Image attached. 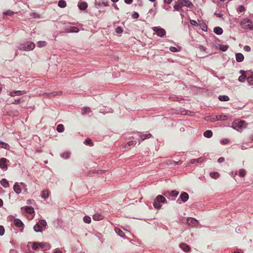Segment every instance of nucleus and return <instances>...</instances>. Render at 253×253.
Masks as SVG:
<instances>
[{"label": "nucleus", "mask_w": 253, "mask_h": 253, "mask_svg": "<svg viewBox=\"0 0 253 253\" xmlns=\"http://www.w3.org/2000/svg\"><path fill=\"white\" fill-rule=\"evenodd\" d=\"M29 244H32V248L34 250H39V249H41L45 251L48 250L50 248L49 244L46 243L30 242Z\"/></svg>", "instance_id": "1"}, {"label": "nucleus", "mask_w": 253, "mask_h": 253, "mask_svg": "<svg viewBox=\"0 0 253 253\" xmlns=\"http://www.w3.org/2000/svg\"><path fill=\"white\" fill-rule=\"evenodd\" d=\"M246 127V124L244 121L240 120H236L233 122L232 127L237 130L238 131H241L243 128Z\"/></svg>", "instance_id": "2"}, {"label": "nucleus", "mask_w": 253, "mask_h": 253, "mask_svg": "<svg viewBox=\"0 0 253 253\" xmlns=\"http://www.w3.org/2000/svg\"><path fill=\"white\" fill-rule=\"evenodd\" d=\"M35 47V44L33 42L28 41L24 43L20 44L19 49L20 50L30 51L33 50Z\"/></svg>", "instance_id": "3"}, {"label": "nucleus", "mask_w": 253, "mask_h": 253, "mask_svg": "<svg viewBox=\"0 0 253 253\" xmlns=\"http://www.w3.org/2000/svg\"><path fill=\"white\" fill-rule=\"evenodd\" d=\"M46 226V222L45 220H40L34 226V229L36 232H42L43 228Z\"/></svg>", "instance_id": "4"}, {"label": "nucleus", "mask_w": 253, "mask_h": 253, "mask_svg": "<svg viewBox=\"0 0 253 253\" xmlns=\"http://www.w3.org/2000/svg\"><path fill=\"white\" fill-rule=\"evenodd\" d=\"M240 24L243 29L253 30V25L252 24V21L249 18L243 19L241 21Z\"/></svg>", "instance_id": "5"}, {"label": "nucleus", "mask_w": 253, "mask_h": 253, "mask_svg": "<svg viewBox=\"0 0 253 253\" xmlns=\"http://www.w3.org/2000/svg\"><path fill=\"white\" fill-rule=\"evenodd\" d=\"M153 31L159 37H163L166 34L165 30L161 28L158 27H155L153 28Z\"/></svg>", "instance_id": "6"}, {"label": "nucleus", "mask_w": 253, "mask_h": 253, "mask_svg": "<svg viewBox=\"0 0 253 253\" xmlns=\"http://www.w3.org/2000/svg\"><path fill=\"white\" fill-rule=\"evenodd\" d=\"M180 3V4L182 7L186 6L187 7L190 8L192 6H193L192 3L189 0H178Z\"/></svg>", "instance_id": "7"}, {"label": "nucleus", "mask_w": 253, "mask_h": 253, "mask_svg": "<svg viewBox=\"0 0 253 253\" xmlns=\"http://www.w3.org/2000/svg\"><path fill=\"white\" fill-rule=\"evenodd\" d=\"M179 194V192L176 190H172L171 191H167L165 193V195L167 197H176Z\"/></svg>", "instance_id": "8"}, {"label": "nucleus", "mask_w": 253, "mask_h": 253, "mask_svg": "<svg viewBox=\"0 0 253 253\" xmlns=\"http://www.w3.org/2000/svg\"><path fill=\"white\" fill-rule=\"evenodd\" d=\"M187 223L189 225L195 226L198 224V221L193 218L189 217L187 219Z\"/></svg>", "instance_id": "9"}, {"label": "nucleus", "mask_w": 253, "mask_h": 253, "mask_svg": "<svg viewBox=\"0 0 253 253\" xmlns=\"http://www.w3.org/2000/svg\"><path fill=\"white\" fill-rule=\"evenodd\" d=\"M13 190L17 194H20L21 192V187L18 182L15 183L13 186Z\"/></svg>", "instance_id": "10"}, {"label": "nucleus", "mask_w": 253, "mask_h": 253, "mask_svg": "<svg viewBox=\"0 0 253 253\" xmlns=\"http://www.w3.org/2000/svg\"><path fill=\"white\" fill-rule=\"evenodd\" d=\"M7 160L5 158H2L0 159V167L2 169H7Z\"/></svg>", "instance_id": "11"}, {"label": "nucleus", "mask_w": 253, "mask_h": 253, "mask_svg": "<svg viewBox=\"0 0 253 253\" xmlns=\"http://www.w3.org/2000/svg\"><path fill=\"white\" fill-rule=\"evenodd\" d=\"M25 93L24 90H16V91H12L10 92L9 95L11 96H15L16 95H21Z\"/></svg>", "instance_id": "12"}, {"label": "nucleus", "mask_w": 253, "mask_h": 253, "mask_svg": "<svg viewBox=\"0 0 253 253\" xmlns=\"http://www.w3.org/2000/svg\"><path fill=\"white\" fill-rule=\"evenodd\" d=\"M240 73L241 74V75L239 77L238 80L240 82H244L247 78L246 76L245 75V72L243 70H241Z\"/></svg>", "instance_id": "13"}, {"label": "nucleus", "mask_w": 253, "mask_h": 253, "mask_svg": "<svg viewBox=\"0 0 253 253\" xmlns=\"http://www.w3.org/2000/svg\"><path fill=\"white\" fill-rule=\"evenodd\" d=\"M156 201H157L159 203H165L167 202V200L166 198L162 196V195H158L156 198L155 199Z\"/></svg>", "instance_id": "14"}, {"label": "nucleus", "mask_w": 253, "mask_h": 253, "mask_svg": "<svg viewBox=\"0 0 253 253\" xmlns=\"http://www.w3.org/2000/svg\"><path fill=\"white\" fill-rule=\"evenodd\" d=\"M14 225L18 227H24V224L23 223V222L19 219H15L14 220Z\"/></svg>", "instance_id": "15"}, {"label": "nucleus", "mask_w": 253, "mask_h": 253, "mask_svg": "<svg viewBox=\"0 0 253 253\" xmlns=\"http://www.w3.org/2000/svg\"><path fill=\"white\" fill-rule=\"evenodd\" d=\"M180 197L183 202H185L188 200L189 198V195L187 193L183 192L180 195Z\"/></svg>", "instance_id": "16"}, {"label": "nucleus", "mask_w": 253, "mask_h": 253, "mask_svg": "<svg viewBox=\"0 0 253 253\" xmlns=\"http://www.w3.org/2000/svg\"><path fill=\"white\" fill-rule=\"evenodd\" d=\"M78 7L81 10H85L87 7V3L83 1L78 4Z\"/></svg>", "instance_id": "17"}, {"label": "nucleus", "mask_w": 253, "mask_h": 253, "mask_svg": "<svg viewBox=\"0 0 253 253\" xmlns=\"http://www.w3.org/2000/svg\"><path fill=\"white\" fill-rule=\"evenodd\" d=\"M244 59V55L242 53H238L236 54V59L237 62H242L243 61Z\"/></svg>", "instance_id": "18"}, {"label": "nucleus", "mask_w": 253, "mask_h": 253, "mask_svg": "<svg viewBox=\"0 0 253 253\" xmlns=\"http://www.w3.org/2000/svg\"><path fill=\"white\" fill-rule=\"evenodd\" d=\"M180 247L185 252H189L190 249L189 246L184 243L181 244Z\"/></svg>", "instance_id": "19"}, {"label": "nucleus", "mask_w": 253, "mask_h": 253, "mask_svg": "<svg viewBox=\"0 0 253 253\" xmlns=\"http://www.w3.org/2000/svg\"><path fill=\"white\" fill-rule=\"evenodd\" d=\"M25 211L29 214L34 213L35 211L34 208L32 207L26 206L24 207Z\"/></svg>", "instance_id": "20"}, {"label": "nucleus", "mask_w": 253, "mask_h": 253, "mask_svg": "<svg viewBox=\"0 0 253 253\" xmlns=\"http://www.w3.org/2000/svg\"><path fill=\"white\" fill-rule=\"evenodd\" d=\"M104 218L103 216L100 214L99 213H96L93 215V219L94 220L96 221H99L100 220L103 219Z\"/></svg>", "instance_id": "21"}, {"label": "nucleus", "mask_w": 253, "mask_h": 253, "mask_svg": "<svg viewBox=\"0 0 253 253\" xmlns=\"http://www.w3.org/2000/svg\"><path fill=\"white\" fill-rule=\"evenodd\" d=\"M0 182L1 185L5 188L8 187L9 186V183L6 179H4V178L0 180Z\"/></svg>", "instance_id": "22"}, {"label": "nucleus", "mask_w": 253, "mask_h": 253, "mask_svg": "<svg viewBox=\"0 0 253 253\" xmlns=\"http://www.w3.org/2000/svg\"><path fill=\"white\" fill-rule=\"evenodd\" d=\"M213 32L217 35H221L223 33V30L219 27H216L213 29Z\"/></svg>", "instance_id": "23"}, {"label": "nucleus", "mask_w": 253, "mask_h": 253, "mask_svg": "<svg viewBox=\"0 0 253 253\" xmlns=\"http://www.w3.org/2000/svg\"><path fill=\"white\" fill-rule=\"evenodd\" d=\"M204 161V159L203 157H200L198 159H192L191 160V164H195V163H201Z\"/></svg>", "instance_id": "24"}, {"label": "nucleus", "mask_w": 253, "mask_h": 253, "mask_svg": "<svg viewBox=\"0 0 253 253\" xmlns=\"http://www.w3.org/2000/svg\"><path fill=\"white\" fill-rule=\"evenodd\" d=\"M115 231L117 234H118L120 236L123 237L125 236V234L122 230H121L119 228L116 227L115 228Z\"/></svg>", "instance_id": "25"}, {"label": "nucleus", "mask_w": 253, "mask_h": 253, "mask_svg": "<svg viewBox=\"0 0 253 253\" xmlns=\"http://www.w3.org/2000/svg\"><path fill=\"white\" fill-rule=\"evenodd\" d=\"M151 136V134L150 133L142 134L140 136V140L142 141L145 139H148V138H150Z\"/></svg>", "instance_id": "26"}, {"label": "nucleus", "mask_w": 253, "mask_h": 253, "mask_svg": "<svg viewBox=\"0 0 253 253\" xmlns=\"http://www.w3.org/2000/svg\"><path fill=\"white\" fill-rule=\"evenodd\" d=\"M212 135V132L211 130H206L204 133V136L207 138H210Z\"/></svg>", "instance_id": "27"}, {"label": "nucleus", "mask_w": 253, "mask_h": 253, "mask_svg": "<svg viewBox=\"0 0 253 253\" xmlns=\"http://www.w3.org/2000/svg\"><path fill=\"white\" fill-rule=\"evenodd\" d=\"M173 7H174V8L177 11H179L181 9V8H182V6H181L180 3L178 0H177V1L175 2V4Z\"/></svg>", "instance_id": "28"}, {"label": "nucleus", "mask_w": 253, "mask_h": 253, "mask_svg": "<svg viewBox=\"0 0 253 253\" xmlns=\"http://www.w3.org/2000/svg\"><path fill=\"white\" fill-rule=\"evenodd\" d=\"M218 99L221 101H226L229 100V97L225 95L219 96Z\"/></svg>", "instance_id": "29"}, {"label": "nucleus", "mask_w": 253, "mask_h": 253, "mask_svg": "<svg viewBox=\"0 0 253 253\" xmlns=\"http://www.w3.org/2000/svg\"><path fill=\"white\" fill-rule=\"evenodd\" d=\"M56 130L59 132H62L64 130V126L62 124H59L57 126Z\"/></svg>", "instance_id": "30"}, {"label": "nucleus", "mask_w": 253, "mask_h": 253, "mask_svg": "<svg viewBox=\"0 0 253 253\" xmlns=\"http://www.w3.org/2000/svg\"><path fill=\"white\" fill-rule=\"evenodd\" d=\"M58 5L61 8H64L66 6V2L64 0H60L58 2Z\"/></svg>", "instance_id": "31"}, {"label": "nucleus", "mask_w": 253, "mask_h": 253, "mask_svg": "<svg viewBox=\"0 0 253 253\" xmlns=\"http://www.w3.org/2000/svg\"><path fill=\"white\" fill-rule=\"evenodd\" d=\"M49 191L47 190H44L42 193V197L44 199H46L48 197Z\"/></svg>", "instance_id": "32"}, {"label": "nucleus", "mask_w": 253, "mask_h": 253, "mask_svg": "<svg viewBox=\"0 0 253 253\" xmlns=\"http://www.w3.org/2000/svg\"><path fill=\"white\" fill-rule=\"evenodd\" d=\"M210 176L211 177H212L213 178L216 179L219 177V174L217 172H211L210 173Z\"/></svg>", "instance_id": "33"}, {"label": "nucleus", "mask_w": 253, "mask_h": 253, "mask_svg": "<svg viewBox=\"0 0 253 253\" xmlns=\"http://www.w3.org/2000/svg\"><path fill=\"white\" fill-rule=\"evenodd\" d=\"M169 99L172 101H178L182 99L181 98L176 96H170Z\"/></svg>", "instance_id": "34"}, {"label": "nucleus", "mask_w": 253, "mask_h": 253, "mask_svg": "<svg viewBox=\"0 0 253 253\" xmlns=\"http://www.w3.org/2000/svg\"><path fill=\"white\" fill-rule=\"evenodd\" d=\"M46 42L45 41H39L38 42V45L39 47L45 46L46 45Z\"/></svg>", "instance_id": "35"}, {"label": "nucleus", "mask_w": 253, "mask_h": 253, "mask_svg": "<svg viewBox=\"0 0 253 253\" xmlns=\"http://www.w3.org/2000/svg\"><path fill=\"white\" fill-rule=\"evenodd\" d=\"M154 207L156 209H160L161 206L160 205V203H159L157 201L155 200L153 203Z\"/></svg>", "instance_id": "36"}, {"label": "nucleus", "mask_w": 253, "mask_h": 253, "mask_svg": "<svg viewBox=\"0 0 253 253\" xmlns=\"http://www.w3.org/2000/svg\"><path fill=\"white\" fill-rule=\"evenodd\" d=\"M84 221L85 222V223H90L91 222V218L90 216H85L84 217Z\"/></svg>", "instance_id": "37"}, {"label": "nucleus", "mask_w": 253, "mask_h": 253, "mask_svg": "<svg viewBox=\"0 0 253 253\" xmlns=\"http://www.w3.org/2000/svg\"><path fill=\"white\" fill-rule=\"evenodd\" d=\"M228 47V45L222 44L220 45L219 48L221 50L225 51L227 50Z\"/></svg>", "instance_id": "38"}, {"label": "nucleus", "mask_w": 253, "mask_h": 253, "mask_svg": "<svg viewBox=\"0 0 253 253\" xmlns=\"http://www.w3.org/2000/svg\"><path fill=\"white\" fill-rule=\"evenodd\" d=\"M9 145L8 144L3 142L0 141V147L7 149Z\"/></svg>", "instance_id": "39"}, {"label": "nucleus", "mask_w": 253, "mask_h": 253, "mask_svg": "<svg viewBox=\"0 0 253 253\" xmlns=\"http://www.w3.org/2000/svg\"><path fill=\"white\" fill-rule=\"evenodd\" d=\"M90 112H91V109L89 107H85L83 109V114H89Z\"/></svg>", "instance_id": "40"}, {"label": "nucleus", "mask_w": 253, "mask_h": 253, "mask_svg": "<svg viewBox=\"0 0 253 253\" xmlns=\"http://www.w3.org/2000/svg\"><path fill=\"white\" fill-rule=\"evenodd\" d=\"M239 176L241 177H244L246 175V171L244 169H241L239 170Z\"/></svg>", "instance_id": "41"}, {"label": "nucleus", "mask_w": 253, "mask_h": 253, "mask_svg": "<svg viewBox=\"0 0 253 253\" xmlns=\"http://www.w3.org/2000/svg\"><path fill=\"white\" fill-rule=\"evenodd\" d=\"M247 79L250 84H253V75L248 77Z\"/></svg>", "instance_id": "42"}, {"label": "nucleus", "mask_w": 253, "mask_h": 253, "mask_svg": "<svg viewBox=\"0 0 253 253\" xmlns=\"http://www.w3.org/2000/svg\"><path fill=\"white\" fill-rule=\"evenodd\" d=\"M85 144L89 146H93V144L92 140L90 138H87L85 140Z\"/></svg>", "instance_id": "43"}, {"label": "nucleus", "mask_w": 253, "mask_h": 253, "mask_svg": "<svg viewBox=\"0 0 253 253\" xmlns=\"http://www.w3.org/2000/svg\"><path fill=\"white\" fill-rule=\"evenodd\" d=\"M13 13H14V12L12 11H11L10 10H8L7 11H6V12H5L4 13V14L5 15L11 16V15H12L13 14Z\"/></svg>", "instance_id": "44"}, {"label": "nucleus", "mask_w": 253, "mask_h": 253, "mask_svg": "<svg viewBox=\"0 0 253 253\" xmlns=\"http://www.w3.org/2000/svg\"><path fill=\"white\" fill-rule=\"evenodd\" d=\"M5 232V230L3 226L0 225V235L2 236L4 235Z\"/></svg>", "instance_id": "45"}, {"label": "nucleus", "mask_w": 253, "mask_h": 253, "mask_svg": "<svg viewBox=\"0 0 253 253\" xmlns=\"http://www.w3.org/2000/svg\"><path fill=\"white\" fill-rule=\"evenodd\" d=\"M116 32L118 33V34H121L123 32V29H122L121 27H118L116 29Z\"/></svg>", "instance_id": "46"}, {"label": "nucleus", "mask_w": 253, "mask_h": 253, "mask_svg": "<svg viewBox=\"0 0 253 253\" xmlns=\"http://www.w3.org/2000/svg\"><path fill=\"white\" fill-rule=\"evenodd\" d=\"M136 143V142L135 141L132 140V141H128L127 142V145H128V146H130L135 145Z\"/></svg>", "instance_id": "47"}, {"label": "nucleus", "mask_w": 253, "mask_h": 253, "mask_svg": "<svg viewBox=\"0 0 253 253\" xmlns=\"http://www.w3.org/2000/svg\"><path fill=\"white\" fill-rule=\"evenodd\" d=\"M70 32L77 33V32H79V29L77 27H73L71 28V30H70Z\"/></svg>", "instance_id": "48"}, {"label": "nucleus", "mask_w": 253, "mask_h": 253, "mask_svg": "<svg viewBox=\"0 0 253 253\" xmlns=\"http://www.w3.org/2000/svg\"><path fill=\"white\" fill-rule=\"evenodd\" d=\"M169 50L170 51H171L172 52H175L178 51V50L177 49V48L175 47H173V46L170 47L169 48Z\"/></svg>", "instance_id": "49"}, {"label": "nucleus", "mask_w": 253, "mask_h": 253, "mask_svg": "<svg viewBox=\"0 0 253 253\" xmlns=\"http://www.w3.org/2000/svg\"><path fill=\"white\" fill-rule=\"evenodd\" d=\"M244 49L246 51L249 52L251 51V47L248 45H246L244 47Z\"/></svg>", "instance_id": "50"}, {"label": "nucleus", "mask_w": 253, "mask_h": 253, "mask_svg": "<svg viewBox=\"0 0 253 253\" xmlns=\"http://www.w3.org/2000/svg\"><path fill=\"white\" fill-rule=\"evenodd\" d=\"M245 10V8L244 6L241 5V6H240L239 7V12H242L244 11Z\"/></svg>", "instance_id": "51"}, {"label": "nucleus", "mask_w": 253, "mask_h": 253, "mask_svg": "<svg viewBox=\"0 0 253 253\" xmlns=\"http://www.w3.org/2000/svg\"><path fill=\"white\" fill-rule=\"evenodd\" d=\"M228 143H229V140L227 139H224L221 141V143L223 144H227Z\"/></svg>", "instance_id": "52"}, {"label": "nucleus", "mask_w": 253, "mask_h": 253, "mask_svg": "<svg viewBox=\"0 0 253 253\" xmlns=\"http://www.w3.org/2000/svg\"><path fill=\"white\" fill-rule=\"evenodd\" d=\"M190 23L193 25V26H197L198 25L197 22L195 20H190Z\"/></svg>", "instance_id": "53"}, {"label": "nucleus", "mask_w": 253, "mask_h": 253, "mask_svg": "<svg viewBox=\"0 0 253 253\" xmlns=\"http://www.w3.org/2000/svg\"><path fill=\"white\" fill-rule=\"evenodd\" d=\"M20 186H21V187H22L24 189H25V191L27 190V189L26 188L27 185L24 183L21 182L20 183Z\"/></svg>", "instance_id": "54"}, {"label": "nucleus", "mask_w": 253, "mask_h": 253, "mask_svg": "<svg viewBox=\"0 0 253 253\" xmlns=\"http://www.w3.org/2000/svg\"><path fill=\"white\" fill-rule=\"evenodd\" d=\"M224 161V158L223 157H220L218 160V162L219 163H223Z\"/></svg>", "instance_id": "55"}, {"label": "nucleus", "mask_w": 253, "mask_h": 253, "mask_svg": "<svg viewBox=\"0 0 253 253\" xmlns=\"http://www.w3.org/2000/svg\"><path fill=\"white\" fill-rule=\"evenodd\" d=\"M20 100H21L20 98L17 99V100H15L14 102H13L12 103L15 104H19L20 103Z\"/></svg>", "instance_id": "56"}, {"label": "nucleus", "mask_w": 253, "mask_h": 253, "mask_svg": "<svg viewBox=\"0 0 253 253\" xmlns=\"http://www.w3.org/2000/svg\"><path fill=\"white\" fill-rule=\"evenodd\" d=\"M125 0V2L127 3V4H130L133 0Z\"/></svg>", "instance_id": "57"}, {"label": "nucleus", "mask_w": 253, "mask_h": 253, "mask_svg": "<svg viewBox=\"0 0 253 253\" xmlns=\"http://www.w3.org/2000/svg\"><path fill=\"white\" fill-rule=\"evenodd\" d=\"M199 48L201 51H205L206 48L203 46H200Z\"/></svg>", "instance_id": "58"}, {"label": "nucleus", "mask_w": 253, "mask_h": 253, "mask_svg": "<svg viewBox=\"0 0 253 253\" xmlns=\"http://www.w3.org/2000/svg\"><path fill=\"white\" fill-rule=\"evenodd\" d=\"M164 0L165 2H166L168 4L170 3L172 1V0Z\"/></svg>", "instance_id": "59"}, {"label": "nucleus", "mask_w": 253, "mask_h": 253, "mask_svg": "<svg viewBox=\"0 0 253 253\" xmlns=\"http://www.w3.org/2000/svg\"><path fill=\"white\" fill-rule=\"evenodd\" d=\"M54 253H62V251L60 250L56 249Z\"/></svg>", "instance_id": "60"}, {"label": "nucleus", "mask_w": 253, "mask_h": 253, "mask_svg": "<svg viewBox=\"0 0 253 253\" xmlns=\"http://www.w3.org/2000/svg\"><path fill=\"white\" fill-rule=\"evenodd\" d=\"M164 8L166 10H169V9L170 8V6H168V7H167L166 6H164Z\"/></svg>", "instance_id": "61"}, {"label": "nucleus", "mask_w": 253, "mask_h": 253, "mask_svg": "<svg viewBox=\"0 0 253 253\" xmlns=\"http://www.w3.org/2000/svg\"><path fill=\"white\" fill-rule=\"evenodd\" d=\"M2 205H3V201L1 199H0V206H2Z\"/></svg>", "instance_id": "62"}, {"label": "nucleus", "mask_w": 253, "mask_h": 253, "mask_svg": "<svg viewBox=\"0 0 253 253\" xmlns=\"http://www.w3.org/2000/svg\"><path fill=\"white\" fill-rule=\"evenodd\" d=\"M135 16H134V18H138L139 16V14L138 13H135Z\"/></svg>", "instance_id": "63"}, {"label": "nucleus", "mask_w": 253, "mask_h": 253, "mask_svg": "<svg viewBox=\"0 0 253 253\" xmlns=\"http://www.w3.org/2000/svg\"><path fill=\"white\" fill-rule=\"evenodd\" d=\"M233 253H240V252H239L238 251H235V252H234Z\"/></svg>", "instance_id": "64"}]
</instances>
